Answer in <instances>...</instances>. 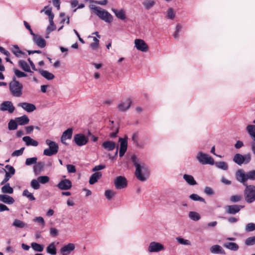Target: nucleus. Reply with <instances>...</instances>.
Masks as SVG:
<instances>
[{
    "label": "nucleus",
    "instance_id": "nucleus-1",
    "mask_svg": "<svg viewBox=\"0 0 255 255\" xmlns=\"http://www.w3.org/2000/svg\"><path fill=\"white\" fill-rule=\"evenodd\" d=\"M131 159L135 167L134 174L136 178L142 182L146 180L149 175V170L147 166L135 155L132 156Z\"/></svg>",
    "mask_w": 255,
    "mask_h": 255
},
{
    "label": "nucleus",
    "instance_id": "nucleus-2",
    "mask_svg": "<svg viewBox=\"0 0 255 255\" xmlns=\"http://www.w3.org/2000/svg\"><path fill=\"white\" fill-rule=\"evenodd\" d=\"M235 176L238 181L242 183L243 185H248V180H255V170L245 172L243 169H239L236 171Z\"/></svg>",
    "mask_w": 255,
    "mask_h": 255
},
{
    "label": "nucleus",
    "instance_id": "nucleus-3",
    "mask_svg": "<svg viewBox=\"0 0 255 255\" xmlns=\"http://www.w3.org/2000/svg\"><path fill=\"white\" fill-rule=\"evenodd\" d=\"M9 89L13 97L19 98L22 95L23 85L16 80L15 77H13L12 81L9 83Z\"/></svg>",
    "mask_w": 255,
    "mask_h": 255
},
{
    "label": "nucleus",
    "instance_id": "nucleus-4",
    "mask_svg": "<svg viewBox=\"0 0 255 255\" xmlns=\"http://www.w3.org/2000/svg\"><path fill=\"white\" fill-rule=\"evenodd\" d=\"M45 143L48 147L44 149L43 155L47 156H51L58 153L59 145L57 143L49 139H46Z\"/></svg>",
    "mask_w": 255,
    "mask_h": 255
},
{
    "label": "nucleus",
    "instance_id": "nucleus-5",
    "mask_svg": "<svg viewBox=\"0 0 255 255\" xmlns=\"http://www.w3.org/2000/svg\"><path fill=\"white\" fill-rule=\"evenodd\" d=\"M92 10L94 13L101 19L107 22H111L112 21L113 16L107 10L103 9L99 6H94L92 7Z\"/></svg>",
    "mask_w": 255,
    "mask_h": 255
},
{
    "label": "nucleus",
    "instance_id": "nucleus-6",
    "mask_svg": "<svg viewBox=\"0 0 255 255\" xmlns=\"http://www.w3.org/2000/svg\"><path fill=\"white\" fill-rule=\"evenodd\" d=\"M244 191V197L246 202L252 203L255 201V186L254 185H246Z\"/></svg>",
    "mask_w": 255,
    "mask_h": 255
},
{
    "label": "nucleus",
    "instance_id": "nucleus-7",
    "mask_svg": "<svg viewBox=\"0 0 255 255\" xmlns=\"http://www.w3.org/2000/svg\"><path fill=\"white\" fill-rule=\"evenodd\" d=\"M196 159L199 162L203 165H214L215 161L214 159L209 154L199 151L196 155Z\"/></svg>",
    "mask_w": 255,
    "mask_h": 255
},
{
    "label": "nucleus",
    "instance_id": "nucleus-8",
    "mask_svg": "<svg viewBox=\"0 0 255 255\" xmlns=\"http://www.w3.org/2000/svg\"><path fill=\"white\" fill-rule=\"evenodd\" d=\"M133 100L131 98H126L118 103L117 107V109L119 112H125L130 109Z\"/></svg>",
    "mask_w": 255,
    "mask_h": 255
},
{
    "label": "nucleus",
    "instance_id": "nucleus-9",
    "mask_svg": "<svg viewBox=\"0 0 255 255\" xmlns=\"http://www.w3.org/2000/svg\"><path fill=\"white\" fill-rule=\"evenodd\" d=\"M233 161L239 165L243 164H247L249 163L251 160V155L250 153L245 155H242L240 153H237L233 158Z\"/></svg>",
    "mask_w": 255,
    "mask_h": 255
},
{
    "label": "nucleus",
    "instance_id": "nucleus-10",
    "mask_svg": "<svg viewBox=\"0 0 255 255\" xmlns=\"http://www.w3.org/2000/svg\"><path fill=\"white\" fill-rule=\"evenodd\" d=\"M165 248L164 245L161 243L152 241L148 246L147 251L149 253H158L164 251Z\"/></svg>",
    "mask_w": 255,
    "mask_h": 255
},
{
    "label": "nucleus",
    "instance_id": "nucleus-11",
    "mask_svg": "<svg viewBox=\"0 0 255 255\" xmlns=\"http://www.w3.org/2000/svg\"><path fill=\"white\" fill-rule=\"evenodd\" d=\"M114 185L118 190L123 189L127 187L128 181L124 176H119L115 178Z\"/></svg>",
    "mask_w": 255,
    "mask_h": 255
},
{
    "label": "nucleus",
    "instance_id": "nucleus-12",
    "mask_svg": "<svg viewBox=\"0 0 255 255\" xmlns=\"http://www.w3.org/2000/svg\"><path fill=\"white\" fill-rule=\"evenodd\" d=\"M88 138L82 133L76 134L74 136V141L80 146L86 145L88 142Z\"/></svg>",
    "mask_w": 255,
    "mask_h": 255
},
{
    "label": "nucleus",
    "instance_id": "nucleus-13",
    "mask_svg": "<svg viewBox=\"0 0 255 255\" xmlns=\"http://www.w3.org/2000/svg\"><path fill=\"white\" fill-rule=\"evenodd\" d=\"M15 110V107L11 101H6L2 102L0 105V111L11 114Z\"/></svg>",
    "mask_w": 255,
    "mask_h": 255
},
{
    "label": "nucleus",
    "instance_id": "nucleus-14",
    "mask_svg": "<svg viewBox=\"0 0 255 255\" xmlns=\"http://www.w3.org/2000/svg\"><path fill=\"white\" fill-rule=\"evenodd\" d=\"M135 47L136 49L142 52H146L148 50V46L141 39H136L134 40Z\"/></svg>",
    "mask_w": 255,
    "mask_h": 255
},
{
    "label": "nucleus",
    "instance_id": "nucleus-15",
    "mask_svg": "<svg viewBox=\"0 0 255 255\" xmlns=\"http://www.w3.org/2000/svg\"><path fill=\"white\" fill-rule=\"evenodd\" d=\"M244 206L239 205H232L226 206V212L229 214L234 215L240 212Z\"/></svg>",
    "mask_w": 255,
    "mask_h": 255
},
{
    "label": "nucleus",
    "instance_id": "nucleus-16",
    "mask_svg": "<svg viewBox=\"0 0 255 255\" xmlns=\"http://www.w3.org/2000/svg\"><path fill=\"white\" fill-rule=\"evenodd\" d=\"M72 184L69 179H63L57 185V187L61 190H67L72 187Z\"/></svg>",
    "mask_w": 255,
    "mask_h": 255
},
{
    "label": "nucleus",
    "instance_id": "nucleus-17",
    "mask_svg": "<svg viewBox=\"0 0 255 255\" xmlns=\"http://www.w3.org/2000/svg\"><path fill=\"white\" fill-rule=\"evenodd\" d=\"M17 106L21 107L28 113L32 112L36 110V107L34 104L27 102L19 103L17 104Z\"/></svg>",
    "mask_w": 255,
    "mask_h": 255
},
{
    "label": "nucleus",
    "instance_id": "nucleus-18",
    "mask_svg": "<svg viewBox=\"0 0 255 255\" xmlns=\"http://www.w3.org/2000/svg\"><path fill=\"white\" fill-rule=\"evenodd\" d=\"M119 141L120 142V147L119 150V156L122 157L124 155L127 151L128 147V141L125 138H120Z\"/></svg>",
    "mask_w": 255,
    "mask_h": 255
},
{
    "label": "nucleus",
    "instance_id": "nucleus-19",
    "mask_svg": "<svg viewBox=\"0 0 255 255\" xmlns=\"http://www.w3.org/2000/svg\"><path fill=\"white\" fill-rule=\"evenodd\" d=\"M102 147L107 151H111L114 150L117 146L116 142L112 140H108L103 142Z\"/></svg>",
    "mask_w": 255,
    "mask_h": 255
},
{
    "label": "nucleus",
    "instance_id": "nucleus-20",
    "mask_svg": "<svg viewBox=\"0 0 255 255\" xmlns=\"http://www.w3.org/2000/svg\"><path fill=\"white\" fill-rule=\"evenodd\" d=\"M73 133V129L71 128H69L65 130L61 137L60 140L61 142L64 144H67L66 142V139H70L72 138Z\"/></svg>",
    "mask_w": 255,
    "mask_h": 255
},
{
    "label": "nucleus",
    "instance_id": "nucleus-21",
    "mask_svg": "<svg viewBox=\"0 0 255 255\" xmlns=\"http://www.w3.org/2000/svg\"><path fill=\"white\" fill-rule=\"evenodd\" d=\"M75 246L73 243H69L63 246L60 250L61 253L62 255H68L71 252L74 250Z\"/></svg>",
    "mask_w": 255,
    "mask_h": 255
},
{
    "label": "nucleus",
    "instance_id": "nucleus-22",
    "mask_svg": "<svg viewBox=\"0 0 255 255\" xmlns=\"http://www.w3.org/2000/svg\"><path fill=\"white\" fill-rule=\"evenodd\" d=\"M33 39L36 44L40 48H43L46 46V41L41 36L35 34L33 36Z\"/></svg>",
    "mask_w": 255,
    "mask_h": 255
},
{
    "label": "nucleus",
    "instance_id": "nucleus-23",
    "mask_svg": "<svg viewBox=\"0 0 255 255\" xmlns=\"http://www.w3.org/2000/svg\"><path fill=\"white\" fill-rule=\"evenodd\" d=\"M22 140L25 142L26 146H37L39 144L37 140L32 138L29 136L23 137Z\"/></svg>",
    "mask_w": 255,
    "mask_h": 255
},
{
    "label": "nucleus",
    "instance_id": "nucleus-24",
    "mask_svg": "<svg viewBox=\"0 0 255 255\" xmlns=\"http://www.w3.org/2000/svg\"><path fill=\"white\" fill-rule=\"evenodd\" d=\"M0 201L7 204H12L14 203V199L11 196L6 194H0Z\"/></svg>",
    "mask_w": 255,
    "mask_h": 255
},
{
    "label": "nucleus",
    "instance_id": "nucleus-25",
    "mask_svg": "<svg viewBox=\"0 0 255 255\" xmlns=\"http://www.w3.org/2000/svg\"><path fill=\"white\" fill-rule=\"evenodd\" d=\"M210 252L212 254H225V251L223 248L218 245L212 246L210 248Z\"/></svg>",
    "mask_w": 255,
    "mask_h": 255
},
{
    "label": "nucleus",
    "instance_id": "nucleus-26",
    "mask_svg": "<svg viewBox=\"0 0 255 255\" xmlns=\"http://www.w3.org/2000/svg\"><path fill=\"white\" fill-rule=\"evenodd\" d=\"M11 51L16 57H25L27 56L25 52L20 50L19 47L17 45H13L11 47Z\"/></svg>",
    "mask_w": 255,
    "mask_h": 255
},
{
    "label": "nucleus",
    "instance_id": "nucleus-27",
    "mask_svg": "<svg viewBox=\"0 0 255 255\" xmlns=\"http://www.w3.org/2000/svg\"><path fill=\"white\" fill-rule=\"evenodd\" d=\"M102 176V174L101 172L94 173L90 177L89 184L91 185L95 184L101 178Z\"/></svg>",
    "mask_w": 255,
    "mask_h": 255
},
{
    "label": "nucleus",
    "instance_id": "nucleus-28",
    "mask_svg": "<svg viewBox=\"0 0 255 255\" xmlns=\"http://www.w3.org/2000/svg\"><path fill=\"white\" fill-rule=\"evenodd\" d=\"M16 121L19 125H25L29 122V119L26 115H23L20 117L15 118Z\"/></svg>",
    "mask_w": 255,
    "mask_h": 255
},
{
    "label": "nucleus",
    "instance_id": "nucleus-29",
    "mask_svg": "<svg viewBox=\"0 0 255 255\" xmlns=\"http://www.w3.org/2000/svg\"><path fill=\"white\" fill-rule=\"evenodd\" d=\"M112 10L119 19L124 20L126 18L125 11L124 9L117 10L112 8Z\"/></svg>",
    "mask_w": 255,
    "mask_h": 255
},
{
    "label": "nucleus",
    "instance_id": "nucleus-30",
    "mask_svg": "<svg viewBox=\"0 0 255 255\" xmlns=\"http://www.w3.org/2000/svg\"><path fill=\"white\" fill-rule=\"evenodd\" d=\"M1 187V191L3 194H12L13 192V188L10 186L9 183H6Z\"/></svg>",
    "mask_w": 255,
    "mask_h": 255
},
{
    "label": "nucleus",
    "instance_id": "nucleus-31",
    "mask_svg": "<svg viewBox=\"0 0 255 255\" xmlns=\"http://www.w3.org/2000/svg\"><path fill=\"white\" fill-rule=\"evenodd\" d=\"M224 247L230 250L237 251L238 250L239 247L238 244L233 242H228L224 244Z\"/></svg>",
    "mask_w": 255,
    "mask_h": 255
},
{
    "label": "nucleus",
    "instance_id": "nucleus-32",
    "mask_svg": "<svg viewBox=\"0 0 255 255\" xmlns=\"http://www.w3.org/2000/svg\"><path fill=\"white\" fill-rule=\"evenodd\" d=\"M183 179L190 185H195L197 184L196 181L195 180L193 176L185 174L183 175Z\"/></svg>",
    "mask_w": 255,
    "mask_h": 255
},
{
    "label": "nucleus",
    "instance_id": "nucleus-33",
    "mask_svg": "<svg viewBox=\"0 0 255 255\" xmlns=\"http://www.w3.org/2000/svg\"><path fill=\"white\" fill-rule=\"evenodd\" d=\"M46 252L51 255H55L57 253L56 245L54 242L50 244L46 248Z\"/></svg>",
    "mask_w": 255,
    "mask_h": 255
},
{
    "label": "nucleus",
    "instance_id": "nucleus-34",
    "mask_svg": "<svg viewBox=\"0 0 255 255\" xmlns=\"http://www.w3.org/2000/svg\"><path fill=\"white\" fill-rule=\"evenodd\" d=\"M38 71L43 77L47 80H52L54 78V75L47 71L42 70L39 69H38Z\"/></svg>",
    "mask_w": 255,
    "mask_h": 255
},
{
    "label": "nucleus",
    "instance_id": "nucleus-35",
    "mask_svg": "<svg viewBox=\"0 0 255 255\" xmlns=\"http://www.w3.org/2000/svg\"><path fill=\"white\" fill-rule=\"evenodd\" d=\"M21 68L25 71L27 72L33 73L34 71H38V69L36 68L35 65H20Z\"/></svg>",
    "mask_w": 255,
    "mask_h": 255
},
{
    "label": "nucleus",
    "instance_id": "nucleus-36",
    "mask_svg": "<svg viewBox=\"0 0 255 255\" xmlns=\"http://www.w3.org/2000/svg\"><path fill=\"white\" fill-rule=\"evenodd\" d=\"M246 130L250 135L255 141V125H248L246 128Z\"/></svg>",
    "mask_w": 255,
    "mask_h": 255
},
{
    "label": "nucleus",
    "instance_id": "nucleus-37",
    "mask_svg": "<svg viewBox=\"0 0 255 255\" xmlns=\"http://www.w3.org/2000/svg\"><path fill=\"white\" fill-rule=\"evenodd\" d=\"M12 226L15 228H24L27 226V225L20 220L15 219L12 223Z\"/></svg>",
    "mask_w": 255,
    "mask_h": 255
},
{
    "label": "nucleus",
    "instance_id": "nucleus-38",
    "mask_svg": "<svg viewBox=\"0 0 255 255\" xmlns=\"http://www.w3.org/2000/svg\"><path fill=\"white\" fill-rule=\"evenodd\" d=\"M189 218L194 221H197L201 218L200 214L195 211H190L189 213Z\"/></svg>",
    "mask_w": 255,
    "mask_h": 255
},
{
    "label": "nucleus",
    "instance_id": "nucleus-39",
    "mask_svg": "<svg viewBox=\"0 0 255 255\" xmlns=\"http://www.w3.org/2000/svg\"><path fill=\"white\" fill-rule=\"evenodd\" d=\"M31 248L36 252H41L44 249V246L36 243H32L31 244Z\"/></svg>",
    "mask_w": 255,
    "mask_h": 255
},
{
    "label": "nucleus",
    "instance_id": "nucleus-40",
    "mask_svg": "<svg viewBox=\"0 0 255 255\" xmlns=\"http://www.w3.org/2000/svg\"><path fill=\"white\" fill-rule=\"evenodd\" d=\"M132 140L135 145L138 148H142V145L138 141V137L137 133H134L132 135Z\"/></svg>",
    "mask_w": 255,
    "mask_h": 255
},
{
    "label": "nucleus",
    "instance_id": "nucleus-41",
    "mask_svg": "<svg viewBox=\"0 0 255 255\" xmlns=\"http://www.w3.org/2000/svg\"><path fill=\"white\" fill-rule=\"evenodd\" d=\"M247 246H252L255 245V236L247 238L245 241Z\"/></svg>",
    "mask_w": 255,
    "mask_h": 255
},
{
    "label": "nucleus",
    "instance_id": "nucleus-42",
    "mask_svg": "<svg viewBox=\"0 0 255 255\" xmlns=\"http://www.w3.org/2000/svg\"><path fill=\"white\" fill-rule=\"evenodd\" d=\"M22 196L28 198L30 201H34L35 198L34 197L33 194L28 191V190L25 189L22 193Z\"/></svg>",
    "mask_w": 255,
    "mask_h": 255
},
{
    "label": "nucleus",
    "instance_id": "nucleus-43",
    "mask_svg": "<svg viewBox=\"0 0 255 255\" xmlns=\"http://www.w3.org/2000/svg\"><path fill=\"white\" fill-rule=\"evenodd\" d=\"M216 166L221 169L227 170L228 169V164L224 161L217 162L215 163Z\"/></svg>",
    "mask_w": 255,
    "mask_h": 255
},
{
    "label": "nucleus",
    "instance_id": "nucleus-44",
    "mask_svg": "<svg viewBox=\"0 0 255 255\" xmlns=\"http://www.w3.org/2000/svg\"><path fill=\"white\" fill-rule=\"evenodd\" d=\"M17 123L16 120H10L8 124V128L9 130H15L17 128Z\"/></svg>",
    "mask_w": 255,
    "mask_h": 255
},
{
    "label": "nucleus",
    "instance_id": "nucleus-45",
    "mask_svg": "<svg viewBox=\"0 0 255 255\" xmlns=\"http://www.w3.org/2000/svg\"><path fill=\"white\" fill-rule=\"evenodd\" d=\"M155 2L154 0H144L143 2V5L147 9H150L152 7L154 4Z\"/></svg>",
    "mask_w": 255,
    "mask_h": 255
},
{
    "label": "nucleus",
    "instance_id": "nucleus-46",
    "mask_svg": "<svg viewBox=\"0 0 255 255\" xmlns=\"http://www.w3.org/2000/svg\"><path fill=\"white\" fill-rule=\"evenodd\" d=\"M245 230L247 233L255 231V223H249L247 224L245 226Z\"/></svg>",
    "mask_w": 255,
    "mask_h": 255
},
{
    "label": "nucleus",
    "instance_id": "nucleus-47",
    "mask_svg": "<svg viewBox=\"0 0 255 255\" xmlns=\"http://www.w3.org/2000/svg\"><path fill=\"white\" fill-rule=\"evenodd\" d=\"M6 170L3 169L5 173H8L10 176H12L15 174V169L14 167L10 165H6L5 166Z\"/></svg>",
    "mask_w": 255,
    "mask_h": 255
},
{
    "label": "nucleus",
    "instance_id": "nucleus-48",
    "mask_svg": "<svg viewBox=\"0 0 255 255\" xmlns=\"http://www.w3.org/2000/svg\"><path fill=\"white\" fill-rule=\"evenodd\" d=\"M0 52L6 56L5 60L7 62H9L11 64H12V62L9 59V56L10 53L8 51L6 50L3 47L0 46Z\"/></svg>",
    "mask_w": 255,
    "mask_h": 255
},
{
    "label": "nucleus",
    "instance_id": "nucleus-49",
    "mask_svg": "<svg viewBox=\"0 0 255 255\" xmlns=\"http://www.w3.org/2000/svg\"><path fill=\"white\" fill-rule=\"evenodd\" d=\"M115 194L116 192L111 190H107L105 192V196L109 200H111Z\"/></svg>",
    "mask_w": 255,
    "mask_h": 255
},
{
    "label": "nucleus",
    "instance_id": "nucleus-50",
    "mask_svg": "<svg viewBox=\"0 0 255 255\" xmlns=\"http://www.w3.org/2000/svg\"><path fill=\"white\" fill-rule=\"evenodd\" d=\"M189 198L194 201H199L205 203H206L205 200L204 198L200 197L198 195L196 194H191L189 196Z\"/></svg>",
    "mask_w": 255,
    "mask_h": 255
},
{
    "label": "nucleus",
    "instance_id": "nucleus-51",
    "mask_svg": "<svg viewBox=\"0 0 255 255\" xmlns=\"http://www.w3.org/2000/svg\"><path fill=\"white\" fill-rule=\"evenodd\" d=\"M31 187L34 190H37L40 188L39 182L38 179H33L30 182Z\"/></svg>",
    "mask_w": 255,
    "mask_h": 255
},
{
    "label": "nucleus",
    "instance_id": "nucleus-52",
    "mask_svg": "<svg viewBox=\"0 0 255 255\" xmlns=\"http://www.w3.org/2000/svg\"><path fill=\"white\" fill-rule=\"evenodd\" d=\"M37 179L39 183L41 184H46L49 182L50 178L47 176H40L37 178Z\"/></svg>",
    "mask_w": 255,
    "mask_h": 255
},
{
    "label": "nucleus",
    "instance_id": "nucleus-53",
    "mask_svg": "<svg viewBox=\"0 0 255 255\" xmlns=\"http://www.w3.org/2000/svg\"><path fill=\"white\" fill-rule=\"evenodd\" d=\"M44 164L41 162H39L36 164L33 167V170L34 172H38L40 171L43 168Z\"/></svg>",
    "mask_w": 255,
    "mask_h": 255
},
{
    "label": "nucleus",
    "instance_id": "nucleus-54",
    "mask_svg": "<svg viewBox=\"0 0 255 255\" xmlns=\"http://www.w3.org/2000/svg\"><path fill=\"white\" fill-rule=\"evenodd\" d=\"M15 75L18 78L26 77L27 75L24 72L16 69H14Z\"/></svg>",
    "mask_w": 255,
    "mask_h": 255
},
{
    "label": "nucleus",
    "instance_id": "nucleus-55",
    "mask_svg": "<svg viewBox=\"0 0 255 255\" xmlns=\"http://www.w3.org/2000/svg\"><path fill=\"white\" fill-rule=\"evenodd\" d=\"M37 158L36 157L28 158L26 159L25 164L26 165H30L33 164H36L37 162Z\"/></svg>",
    "mask_w": 255,
    "mask_h": 255
},
{
    "label": "nucleus",
    "instance_id": "nucleus-56",
    "mask_svg": "<svg viewBox=\"0 0 255 255\" xmlns=\"http://www.w3.org/2000/svg\"><path fill=\"white\" fill-rule=\"evenodd\" d=\"M176 240L178 243H179L180 244H181V245H191V243L189 240H185L183 238H177Z\"/></svg>",
    "mask_w": 255,
    "mask_h": 255
},
{
    "label": "nucleus",
    "instance_id": "nucleus-57",
    "mask_svg": "<svg viewBox=\"0 0 255 255\" xmlns=\"http://www.w3.org/2000/svg\"><path fill=\"white\" fill-rule=\"evenodd\" d=\"M24 150V147H21L20 149L18 150H16L14 151L12 154V156H18L22 154L23 151Z\"/></svg>",
    "mask_w": 255,
    "mask_h": 255
},
{
    "label": "nucleus",
    "instance_id": "nucleus-58",
    "mask_svg": "<svg viewBox=\"0 0 255 255\" xmlns=\"http://www.w3.org/2000/svg\"><path fill=\"white\" fill-rule=\"evenodd\" d=\"M167 17L168 18L173 19L175 17V12L172 8L168 9L167 11Z\"/></svg>",
    "mask_w": 255,
    "mask_h": 255
},
{
    "label": "nucleus",
    "instance_id": "nucleus-59",
    "mask_svg": "<svg viewBox=\"0 0 255 255\" xmlns=\"http://www.w3.org/2000/svg\"><path fill=\"white\" fill-rule=\"evenodd\" d=\"M242 197L240 195H234L231 197L230 200L232 202H238L241 201Z\"/></svg>",
    "mask_w": 255,
    "mask_h": 255
},
{
    "label": "nucleus",
    "instance_id": "nucleus-60",
    "mask_svg": "<svg viewBox=\"0 0 255 255\" xmlns=\"http://www.w3.org/2000/svg\"><path fill=\"white\" fill-rule=\"evenodd\" d=\"M106 166L104 164H99L98 165L95 166L93 169L92 171L93 172H98L99 170H102L105 168Z\"/></svg>",
    "mask_w": 255,
    "mask_h": 255
},
{
    "label": "nucleus",
    "instance_id": "nucleus-61",
    "mask_svg": "<svg viewBox=\"0 0 255 255\" xmlns=\"http://www.w3.org/2000/svg\"><path fill=\"white\" fill-rule=\"evenodd\" d=\"M67 169L69 173H75L76 171L75 166L72 164L67 165Z\"/></svg>",
    "mask_w": 255,
    "mask_h": 255
},
{
    "label": "nucleus",
    "instance_id": "nucleus-62",
    "mask_svg": "<svg viewBox=\"0 0 255 255\" xmlns=\"http://www.w3.org/2000/svg\"><path fill=\"white\" fill-rule=\"evenodd\" d=\"M33 221L34 222H38L42 225H44V220L42 217H35L33 219Z\"/></svg>",
    "mask_w": 255,
    "mask_h": 255
},
{
    "label": "nucleus",
    "instance_id": "nucleus-63",
    "mask_svg": "<svg viewBox=\"0 0 255 255\" xmlns=\"http://www.w3.org/2000/svg\"><path fill=\"white\" fill-rule=\"evenodd\" d=\"M204 192L207 195H212L214 193L213 189L209 187H206L205 188Z\"/></svg>",
    "mask_w": 255,
    "mask_h": 255
},
{
    "label": "nucleus",
    "instance_id": "nucleus-64",
    "mask_svg": "<svg viewBox=\"0 0 255 255\" xmlns=\"http://www.w3.org/2000/svg\"><path fill=\"white\" fill-rule=\"evenodd\" d=\"M11 177L10 175H9L8 173H5V177L3 180L1 182L0 185H3L4 184L7 183V182L9 180V179Z\"/></svg>",
    "mask_w": 255,
    "mask_h": 255
}]
</instances>
